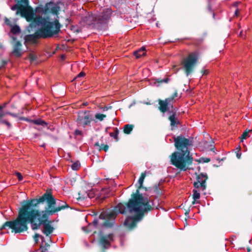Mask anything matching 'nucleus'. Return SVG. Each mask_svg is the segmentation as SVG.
Returning <instances> with one entry per match:
<instances>
[{
	"instance_id": "nucleus-17",
	"label": "nucleus",
	"mask_w": 252,
	"mask_h": 252,
	"mask_svg": "<svg viewBox=\"0 0 252 252\" xmlns=\"http://www.w3.org/2000/svg\"><path fill=\"white\" fill-rule=\"evenodd\" d=\"M172 114L169 117V120L170 121V125L172 127L176 126L179 123V121L176 117V110L175 109L172 110L170 111Z\"/></svg>"
},
{
	"instance_id": "nucleus-51",
	"label": "nucleus",
	"mask_w": 252,
	"mask_h": 252,
	"mask_svg": "<svg viewBox=\"0 0 252 252\" xmlns=\"http://www.w3.org/2000/svg\"><path fill=\"white\" fill-rule=\"evenodd\" d=\"M41 252H45V250H42L41 251Z\"/></svg>"
},
{
	"instance_id": "nucleus-16",
	"label": "nucleus",
	"mask_w": 252,
	"mask_h": 252,
	"mask_svg": "<svg viewBox=\"0 0 252 252\" xmlns=\"http://www.w3.org/2000/svg\"><path fill=\"white\" fill-rule=\"evenodd\" d=\"M66 206L67 204L66 202L59 200L58 202H57L56 208H54L52 210L50 211V214H54L55 213L64 209Z\"/></svg>"
},
{
	"instance_id": "nucleus-22",
	"label": "nucleus",
	"mask_w": 252,
	"mask_h": 252,
	"mask_svg": "<svg viewBox=\"0 0 252 252\" xmlns=\"http://www.w3.org/2000/svg\"><path fill=\"white\" fill-rule=\"evenodd\" d=\"M133 128V126L132 125H126L124 127V132L125 133L128 134H130Z\"/></svg>"
},
{
	"instance_id": "nucleus-48",
	"label": "nucleus",
	"mask_w": 252,
	"mask_h": 252,
	"mask_svg": "<svg viewBox=\"0 0 252 252\" xmlns=\"http://www.w3.org/2000/svg\"><path fill=\"white\" fill-rule=\"evenodd\" d=\"M12 39H13V40H16V38L14 36H12Z\"/></svg>"
},
{
	"instance_id": "nucleus-6",
	"label": "nucleus",
	"mask_w": 252,
	"mask_h": 252,
	"mask_svg": "<svg viewBox=\"0 0 252 252\" xmlns=\"http://www.w3.org/2000/svg\"><path fill=\"white\" fill-rule=\"evenodd\" d=\"M111 9L106 8L102 9L98 14L89 15L88 18L89 20L93 21L91 24L99 26L108 23L111 20Z\"/></svg>"
},
{
	"instance_id": "nucleus-7",
	"label": "nucleus",
	"mask_w": 252,
	"mask_h": 252,
	"mask_svg": "<svg viewBox=\"0 0 252 252\" xmlns=\"http://www.w3.org/2000/svg\"><path fill=\"white\" fill-rule=\"evenodd\" d=\"M197 61L198 55L196 53H190L184 59L182 64L187 76L192 72Z\"/></svg>"
},
{
	"instance_id": "nucleus-12",
	"label": "nucleus",
	"mask_w": 252,
	"mask_h": 252,
	"mask_svg": "<svg viewBox=\"0 0 252 252\" xmlns=\"http://www.w3.org/2000/svg\"><path fill=\"white\" fill-rule=\"evenodd\" d=\"M20 14L21 15L25 18L27 21L34 20V13L32 9L25 7H21L16 11V14ZM33 21H32V22Z\"/></svg>"
},
{
	"instance_id": "nucleus-47",
	"label": "nucleus",
	"mask_w": 252,
	"mask_h": 252,
	"mask_svg": "<svg viewBox=\"0 0 252 252\" xmlns=\"http://www.w3.org/2000/svg\"><path fill=\"white\" fill-rule=\"evenodd\" d=\"M9 22L8 19H7V18H6V19H5V23H6V24H8V23H7V22Z\"/></svg>"
},
{
	"instance_id": "nucleus-23",
	"label": "nucleus",
	"mask_w": 252,
	"mask_h": 252,
	"mask_svg": "<svg viewBox=\"0 0 252 252\" xmlns=\"http://www.w3.org/2000/svg\"><path fill=\"white\" fill-rule=\"evenodd\" d=\"M193 198L194 200L192 202V204H194L196 203V200L199 199L200 198V193L197 190H193Z\"/></svg>"
},
{
	"instance_id": "nucleus-38",
	"label": "nucleus",
	"mask_w": 252,
	"mask_h": 252,
	"mask_svg": "<svg viewBox=\"0 0 252 252\" xmlns=\"http://www.w3.org/2000/svg\"><path fill=\"white\" fill-rule=\"evenodd\" d=\"M17 177L19 179V181H21L23 179L22 175L19 172L16 173Z\"/></svg>"
},
{
	"instance_id": "nucleus-24",
	"label": "nucleus",
	"mask_w": 252,
	"mask_h": 252,
	"mask_svg": "<svg viewBox=\"0 0 252 252\" xmlns=\"http://www.w3.org/2000/svg\"><path fill=\"white\" fill-rule=\"evenodd\" d=\"M11 32L13 34H17L20 33L21 30L18 26L15 25L11 28Z\"/></svg>"
},
{
	"instance_id": "nucleus-1",
	"label": "nucleus",
	"mask_w": 252,
	"mask_h": 252,
	"mask_svg": "<svg viewBox=\"0 0 252 252\" xmlns=\"http://www.w3.org/2000/svg\"><path fill=\"white\" fill-rule=\"evenodd\" d=\"M155 207L152 201H150L147 197L139 194L138 190L136 194L133 193L127 204L119 203L112 211L109 210L103 212L99 215V219L105 220L106 221L102 225L110 227L114 223L117 214H125L128 211L133 217H128L124 222V225L129 229L134 228L137 222L140 221L145 212L153 209Z\"/></svg>"
},
{
	"instance_id": "nucleus-5",
	"label": "nucleus",
	"mask_w": 252,
	"mask_h": 252,
	"mask_svg": "<svg viewBox=\"0 0 252 252\" xmlns=\"http://www.w3.org/2000/svg\"><path fill=\"white\" fill-rule=\"evenodd\" d=\"M39 201L41 202L46 201L47 203V208L46 210L40 212L36 210V211L39 215V216H37V220L41 221V217H43L44 218V217H47L48 216L53 215L50 214V211L52 210L53 209L56 208L57 201L55 198L49 192H46L44 193L41 197L39 198Z\"/></svg>"
},
{
	"instance_id": "nucleus-41",
	"label": "nucleus",
	"mask_w": 252,
	"mask_h": 252,
	"mask_svg": "<svg viewBox=\"0 0 252 252\" xmlns=\"http://www.w3.org/2000/svg\"><path fill=\"white\" fill-rule=\"evenodd\" d=\"M6 114H9V115H11V116H13L14 117H18L17 114H14V113H11L10 112H6Z\"/></svg>"
},
{
	"instance_id": "nucleus-28",
	"label": "nucleus",
	"mask_w": 252,
	"mask_h": 252,
	"mask_svg": "<svg viewBox=\"0 0 252 252\" xmlns=\"http://www.w3.org/2000/svg\"><path fill=\"white\" fill-rule=\"evenodd\" d=\"M250 131H252V130H249V131H245L243 132L242 135H241V142L243 141L244 139H246L247 137H249V132Z\"/></svg>"
},
{
	"instance_id": "nucleus-19",
	"label": "nucleus",
	"mask_w": 252,
	"mask_h": 252,
	"mask_svg": "<svg viewBox=\"0 0 252 252\" xmlns=\"http://www.w3.org/2000/svg\"><path fill=\"white\" fill-rule=\"evenodd\" d=\"M169 81V79L168 78H164V79H156L152 81V84L153 85L156 86V87H159L160 85V84L162 83H168Z\"/></svg>"
},
{
	"instance_id": "nucleus-20",
	"label": "nucleus",
	"mask_w": 252,
	"mask_h": 252,
	"mask_svg": "<svg viewBox=\"0 0 252 252\" xmlns=\"http://www.w3.org/2000/svg\"><path fill=\"white\" fill-rule=\"evenodd\" d=\"M106 118V115L100 113H96L94 116V118L93 120L95 123L98 122H102Z\"/></svg>"
},
{
	"instance_id": "nucleus-11",
	"label": "nucleus",
	"mask_w": 252,
	"mask_h": 252,
	"mask_svg": "<svg viewBox=\"0 0 252 252\" xmlns=\"http://www.w3.org/2000/svg\"><path fill=\"white\" fill-rule=\"evenodd\" d=\"M207 179L206 174L201 173L197 175L196 181L194 182L193 185L198 191L204 190L206 189V181Z\"/></svg>"
},
{
	"instance_id": "nucleus-33",
	"label": "nucleus",
	"mask_w": 252,
	"mask_h": 252,
	"mask_svg": "<svg viewBox=\"0 0 252 252\" xmlns=\"http://www.w3.org/2000/svg\"><path fill=\"white\" fill-rule=\"evenodd\" d=\"M210 161L209 158H201L200 159V161L202 162H208Z\"/></svg>"
},
{
	"instance_id": "nucleus-4",
	"label": "nucleus",
	"mask_w": 252,
	"mask_h": 252,
	"mask_svg": "<svg viewBox=\"0 0 252 252\" xmlns=\"http://www.w3.org/2000/svg\"><path fill=\"white\" fill-rule=\"evenodd\" d=\"M31 27L36 28L38 31L33 34L27 35L25 37L26 42H35L39 37H49L58 33L61 25L57 19L50 22L48 18L41 16L36 17L31 24Z\"/></svg>"
},
{
	"instance_id": "nucleus-2",
	"label": "nucleus",
	"mask_w": 252,
	"mask_h": 252,
	"mask_svg": "<svg viewBox=\"0 0 252 252\" xmlns=\"http://www.w3.org/2000/svg\"><path fill=\"white\" fill-rule=\"evenodd\" d=\"M39 216L36 209L33 208L32 201L28 202L22 205L20 209L17 219L14 221H6L1 227H8L15 233H21L28 230V222L31 223L33 230L37 229L41 225V220H37Z\"/></svg>"
},
{
	"instance_id": "nucleus-8",
	"label": "nucleus",
	"mask_w": 252,
	"mask_h": 252,
	"mask_svg": "<svg viewBox=\"0 0 252 252\" xmlns=\"http://www.w3.org/2000/svg\"><path fill=\"white\" fill-rule=\"evenodd\" d=\"M177 96V93L175 92L172 96L166 98L164 100H159L158 104L159 106L158 107L159 110L162 112L165 113L167 111H170L174 110L173 108V103L175 101L174 99Z\"/></svg>"
},
{
	"instance_id": "nucleus-50",
	"label": "nucleus",
	"mask_w": 252,
	"mask_h": 252,
	"mask_svg": "<svg viewBox=\"0 0 252 252\" xmlns=\"http://www.w3.org/2000/svg\"><path fill=\"white\" fill-rule=\"evenodd\" d=\"M107 110V109L106 108H103V110H104V111H105V110Z\"/></svg>"
},
{
	"instance_id": "nucleus-15",
	"label": "nucleus",
	"mask_w": 252,
	"mask_h": 252,
	"mask_svg": "<svg viewBox=\"0 0 252 252\" xmlns=\"http://www.w3.org/2000/svg\"><path fill=\"white\" fill-rule=\"evenodd\" d=\"M112 234H109L107 236H102L100 239V243L104 248H107L110 244V242L112 241Z\"/></svg>"
},
{
	"instance_id": "nucleus-35",
	"label": "nucleus",
	"mask_w": 252,
	"mask_h": 252,
	"mask_svg": "<svg viewBox=\"0 0 252 252\" xmlns=\"http://www.w3.org/2000/svg\"><path fill=\"white\" fill-rule=\"evenodd\" d=\"M29 58L31 61H34L36 60V56L33 54H30Z\"/></svg>"
},
{
	"instance_id": "nucleus-9",
	"label": "nucleus",
	"mask_w": 252,
	"mask_h": 252,
	"mask_svg": "<svg viewBox=\"0 0 252 252\" xmlns=\"http://www.w3.org/2000/svg\"><path fill=\"white\" fill-rule=\"evenodd\" d=\"M93 121L92 116L89 111H82L78 113L77 119V124L85 127Z\"/></svg>"
},
{
	"instance_id": "nucleus-44",
	"label": "nucleus",
	"mask_w": 252,
	"mask_h": 252,
	"mask_svg": "<svg viewBox=\"0 0 252 252\" xmlns=\"http://www.w3.org/2000/svg\"><path fill=\"white\" fill-rule=\"evenodd\" d=\"M93 223H94V225L95 226H96L97 225V220H94L93 221Z\"/></svg>"
},
{
	"instance_id": "nucleus-34",
	"label": "nucleus",
	"mask_w": 252,
	"mask_h": 252,
	"mask_svg": "<svg viewBox=\"0 0 252 252\" xmlns=\"http://www.w3.org/2000/svg\"><path fill=\"white\" fill-rule=\"evenodd\" d=\"M3 107L1 106H0V119L4 116V115L6 114V113H4L2 111Z\"/></svg>"
},
{
	"instance_id": "nucleus-31",
	"label": "nucleus",
	"mask_w": 252,
	"mask_h": 252,
	"mask_svg": "<svg viewBox=\"0 0 252 252\" xmlns=\"http://www.w3.org/2000/svg\"><path fill=\"white\" fill-rule=\"evenodd\" d=\"M21 7H23L22 6H19L18 4H15L14 5L12 6L11 7V9L12 10H17V11L18 10V9Z\"/></svg>"
},
{
	"instance_id": "nucleus-42",
	"label": "nucleus",
	"mask_w": 252,
	"mask_h": 252,
	"mask_svg": "<svg viewBox=\"0 0 252 252\" xmlns=\"http://www.w3.org/2000/svg\"><path fill=\"white\" fill-rule=\"evenodd\" d=\"M202 72L203 75H206L208 73V71L206 69H203L202 71Z\"/></svg>"
},
{
	"instance_id": "nucleus-37",
	"label": "nucleus",
	"mask_w": 252,
	"mask_h": 252,
	"mask_svg": "<svg viewBox=\"0 0 252 252\" xmlns=\"http://www.w3.org/2000/svg\"><path fill=\"white\" fill-rule=\"evenodd\" d=\"M39 237V235L38 234H36L33 236V239L35 243H37L38 242V238Z\"/></svg>"
},
{
	"instance_id": "nucleus-36",
	"label": "nucleus",
	"mask_w": 252,
	"mask_h": 252,
	"mask_svg": "<svg viewBox=\"0 0 252 252\" xmlns=\"http://www.w3.org/2000/svg\"><path fill=\"white\" fill-rule=\"evenodd\" d=\"M0 122L1 123H3V124H6L8 128H10V126H11V124H10V123H9L8 122H7L6 120H2V121H0Z\"/></svg>"
},
{
	"instance_id": "nucleus-53",
	"label": "nucleus",
	"mask_w": 252,
	"mask_h": 252,
	"mask_svg": "<svg viewBox=\"0 0 252 252\" xmlns=\"http://www.w3.org/2000/svg\"><path fill=\"white\" fill-rule=\"evenodd\" d=\"M62 58L63 59V58H64V56L63 55V56H62Z\"/></svg>"
},
{
	"instance_id": "nucleus-46",
	"label": "nucleus",
	"mask_w": 252,
	"mask_h": 252,
	"mask_svg": "<svg viewBox=\"0 0 252 252\" xmlns=\"http://www.w3.org/2000/svg\"><path fill=\"white\" fill-rule=\"evenodd\" d=\"M238 9H237V10L235 11V15H237V14H238Z\"/></svg>"
},
{
	"instance_id": "nucleus-49",
	"label": "nucleus",
	"mask_w": 252,
	"mask_h": 252,
	"mask_svg": "<svg viewBox=\"0 0 252 252\" xmlns=\"http://www.w3.org/2000/svg\"><path fill=\"white\" fill-rule=\"evenodd\" d=\"M45 144H43L41 145V147H44L45 146Z\"/></svg>"
},
{
	"instance_id": "nucleus-27",
	"label": "nucleus",
	"mask_w": 252,
	"mask_h": 252,
	"mask_svg": "<svg viewBox=\"0 0 252 252\" xmlns=\"http://www.w3.org/2000/svg\"><path fill=\"white\" fill-rule=\"evenodd\" d=\"M146 177V172L142 173L141 176L138 180V183L140 185V187H141L143 185L144 179Z\"/></svg>"
},
{
	"instance_id": "nucleus-40",
	"label": "nucleus",
	"mask_w": 252,
	"mask_h": 252,
	"mask_svg": "<svg viewBox=\"0 0 252 252\" xmlns=\"http://www.w3.org/2000/svg\"><path fill=\"white\" fill-rule=\"evenodd\" d=\"M85 75V73L83 72H81L80 73H79L77 76L76 77V79L77 78H79V77H83Z\"/></svg>"
},
{
	"instance_id": "nucleus-14",
	"label": "nucleus",
	"mask_w": 252,
	"mask_h": 252,
	"mask_svg": "<svg viewBox=\"0 0 252 252\" xmlns=\"http://www.w3.org/2000/svg\"><path fill=\"white\" fill-rule=\"evenodd\" d=\"M21 47L22 44L19 41H16L13 46V49L12 52V54L16 57L21 56L23 54V51Z\"/></svg>"
},
{
	"instance_id": "nucleus-39",
	"label": "nucleus",
	"mask_w": 252,
	"mask_h": 252,
	"mask_svg": "<svg viewBox=\"0 0 252 252\" xmlns=\"http://www.w3.org/2000/svg\"><path fill=\"white\" fill-rule=\"evenodd\" d=\"M75 134L76 135H81L82 134V131L81 130H76L75 131V132H74Z\"/></svg>"
},
{
	"instance_id": "nucleus-43",
	"label": "nucleus",
	"mask_w": 252,
	"mask_h": 252,
	"mask_svg": "<svg viewBox=\"0 0 252 252\" xmlns=\"http://www.w3.org/2000/svg\"><path fill=\"white\" fill-rule=\"evenodd\" d=\"M100 146V145H99V142H96L95 144H94V146L95 147H96V148L98 150V148H99V146Z\"/></svg>"
},
{
	"instance_id": "nucleus-45",
	"label": "nucleus",
	"mask_w": 252,
	"mask_h": 252,
	"mask_svg": "<svg viewBox=\"0 0 252 252\" xmlns=\"http://www.w3.org/2000/svg\"><path fill=\"white\" fill-rule=\"evenodd\" d=\"M239 35L242 37L243 36V32L242 31L240 32Z\"/></svg>"
},
{
	"instance_id": "nucleus-32",
	"label": "nucleus",
	"mask_w": 252,
	"mask_h": 252,
	"mask_svg": "<svg viewBox=\"0 0 252 252\" xmlns=\"http://www.w3.org/2000/svg\"><path fill=\"white\" fill-rule=\"evenodd\" d=\"M236 150H238V152L236 153V157L238 158H240L241 153L240 152V147L239 146L237 149Z\"/></svg>"
},
{
	"instance_id": "nucleus-10",
	"label": "nucleus",
	"mask_w": 252,
	"mask_h": 252,
	"mask_svg": "<svg viewBox=\"0 0 252 252\" xmlns=\"http://www.w3.org/2000/svg\"><path fill=\"white\" fill-rule=\"evenodd\" d=\"M60 9V8L57 3L49 2L46 3L43 7L40 8L39 11L42 14L51 13L57 15Z\"/></svg>"
},
{
	"instance_id": "nucleus-26",
	"label": "nucleus",
	"mask_w": 252,
	"mask_h": 252,
	"mask_svg": "<svg viewBox=\"0 0 252 252\" xmlns=\"http://www.w3.org/2000/svg\"><path fill=\"white\" fill-rule=\"evenodd\" d=\"M80 167V163L77 161L72 163L71 168L73 170H77Z\"/></svg>"
},
{
	"instance_id": "nucleus-25",
	"label": "nucleus",
	"mask_w": 252,
	"mask_h": 252,
	"mask_svg": "<svg viewBox=\"0 0 252 252\" xmlns=\"http://www.w3.org/2000/svg\"><path fill=\"white\" fill-rule=\"evenodd\" d=\"M32 122L34 124H36L37 125H41L43 126H47V123L45 122L42 121L40 119L33 120V121H32Z\"/></svg>"
},
{
	"instance_id": "nucleus-3",
	"label": "nucleus",
	"mask_w": 252,
	"mask_h": 252,
	"mask_svg": "<svg viewBox=\"0 0 252 252\" xmlns=\"http://www.w3.org/2000/svg\"><path fill=\"white\" fill-rule=\"evenodd\" d=\"M174 142L175 146L179 151L175 152L171 155V163L180 170L186 171L193 161L189 150L193 143V138H186L180 135L174 137Z\"/></svg>"
},
{
	"instance_id": "nucleus-18",
	"label": "nucleus",
	"mask_w": 252,
	"mask_h": 252,
	"mask_svg": "<svg viewBox=\"0 0 252 252\" xmlns=\"http://www.w3.org/2000/svg\"><path fill=\"white\" fill-rule=\"evenodd\" d=\"M84 191H80L79 193V198L82 199H85L87 198H92L94 196V193L92 190H89L84 193Z\"/></svg>"
},
{
	"instance_id": "nucleus-21",
	"label": "nucleus",
	"mask_w": 252,
	"mask_h": 252,
	"mask_svg": "<svg viewBox=\"0 0 252 252\" xmlns=\"http://www.w3.org/2000/svg\"><path fill=\"white\" fill-rule=\"evenodd\" d=\"M145 54V48L143 47H141L138 50L135 51L133 53L136 58H139L142 56H144Z\"/></svg>"
},
{
	"instance_id": "nucleus-13",
	"label": "nucleus",
	"mask_w": 252,
	"mask_h": 252,
	"mask_svg": "<svg viewBox=\"0 0 252 252\" xmlns=\"http://www.w3.org/2000/svg\"><path fill=\"white\" fill-rule=\"evenodd\" d=\"M47 217H41V224L43 225L42 232L46 236L50 235L54 231V228L51 224V222L47 221Z\"/></svg>"
},
{
	"instance_id": "nucleus-52",
	"label": "nucleus",
	"mask_w": 252,
	"mask_h": 252,
	"mask_svg": "<svg viewBox=\"0 0 252 252\" xmlns=\"http://www.w3.org/2000/svg\"><path fill=\"white\" fill-rule=\"evenodd\" d=\"M2 47V46L1 44H0V48H1Z\"/></svg>"
},
{
	"instance_id": "nucleus-29",
	"label": "nucleus",
	"mask_w": 252,
	"mask_h": 252,
	"mask_svg": "<svg viewBox=\"0 0 252 252\" xmlns=\"http://www.w3.org/2000/svg\"><path fill=\"white\" fill-rule=\"evenodd\" d=\"M108 148L109 147L107 145L101 144L100 146H99V148H98V150H104L105 152H106L108 151Z\"/></svg>"
},
{
	"instance_id": "nucleus-30",
	"label": "nucleus",
	"mask_w": 252,
	"mask_h": 252,
	"mask_svg": "<svg viewBox=\"0 0 252 252\" xmlns=\"http://www.w3.org/2000/svg\"><path fill=\"white\" fill-rule=\"evenodd\" d=\"M118 135V130L117 129L115 132H111L110 133V136L111 137H114L115 139L117 140Z\"/></svg>"
}]
</instances>
